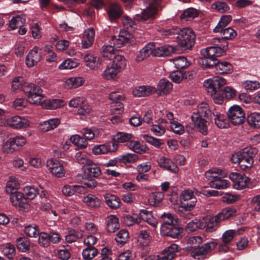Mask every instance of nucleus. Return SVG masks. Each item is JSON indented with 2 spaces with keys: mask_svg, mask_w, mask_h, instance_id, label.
Returning a JSON list of instances; mask_svg holds the SVG:
<instances>
[{
  "mask_svg": "<svg viewBox=\"0 0 260 260\" xmlns=\"http://www.w3.org/2000/svg\"><path fill=\"white\" fill-rule=\"evenodd\" d=\"M117 159L119 162L121 163H134L139 160V156L135 154L128 153L120 155L117 157Z\"/></svg>",
  "mask_w": 260,
  "mask_h": 260,
  "instance_id": "obj_44",
  "label": "nucleus"
},
{
  "mask_svg": "<svg viewBox=\"0 0 260 260\" xmlns=\"http://www.w3.org/2000/svg\"><path fill=\"white\" fill-rule=\"evenodd\" d=\"M95 32L93 28H88L84 31L81 41L83 48H88L92 46L94 41Z\"/></svg>",
  "mask_w": 260,
  "mask_h": 260,
  "instance_id": "obj_20",
  "label": "nucleus"
},
{
  "mask_svg": "<svg viewBox=\"0 0 260 260\" xmlns=\"http://www.w3.org/2000/svg\"><path fill=\"white\" fill-rule=\"evenodd\" d=\"M41 50L38 47H35L26 56V64L31 68L36 65L41 59Z\"/></svg>",
  "mask_w": 260,
  "mask_h": 260,
  "instance_id": "obj_16",
  "label": "nucleus"
},
{
  "mask_svg": "<svg viewBox=\"0 0 260 260\" xmlns=\"http://www.w3.org/2000/svg\"><path fill=\"white\" fill-rule=\"evenodd\" d=\"M230 178L233 181L234 188L238 190L246 188L250 182V179L246 175L236 172L231 173Z\"/></svg>",
  "mask_w": 260,
  "mask_h": 260,
  "instance_id": "obj_9",
  "label": "nucleus"
},
{
  "mask_svg": "<svg viewBox=\"0 0 260 260\" xmlns=\"http://www.w3.org/2000/svg\"><path fill=\"white\" fill-rule=\"evenodd\" d=\"M212 46L202 49L201 53L203 57L200 63L204 68H210L216 64V57L224 55L228 49V43L222 38H213L210 40Z\"/></svg>",
  "mask_w": 260,
  "mask_h": 260,
  "instance_id": "obj_1",
  "label": "nucleus"
},
{
  "mask_svg": "<svg viewBox=\"0 0 260 260\" xmlns=\"http://www.w3.org/2000/svg\"><path fill=\"white\" fill-rule=\"evenodd\" d=\"M1 250L4 255L9 259H12L15 254V248L14 246L8 243L1 246Z\"/></svg>",
  "mask_w": 260,
  "mask_h": 260,
  "instance_id": "obj_38",
  "label": "nucleus"
},
{
  "mask_svg": "<svg viewBox=\"0 0 260 260\" xmlns=\"http://www.w3.org/2000/svg\"><path fill=\"white\" fill-rule=\"evenodd\" d=\"M183 229L175 224L161 226L160 233L162 235L179 239L182 237Z\"/></svg>",
  "mask_w": 260,
  "mask_h": 260,
  "instance_id": "obj_13",
  "label": "nucleus"
},
{
  "mask_svg": "<svg viewBox=\"0 0 260 260\" xmlns=\"http://www.w3.org/2000/svg\"><path fill=\"white\" fill-rule=\"evenodd\" d=\"M236 210L235 208L227 207L223 209L217 214V216L221 221L234 216L236 214Z\"/></svg>",
  "mask_w": 260,
  "mask_h": 260,
  "instance_id": "obj_41",
  "label": "nucleus"
},
{
  "mask_svg": "<svg viewBox=\"0 0 260 260\" xmlns=\"http://www.w3.org/2000/svg\"><path fill=\"white\" fill-rule=\"evenodd\" d=\"M113 57V59L111 64L113 67L119 71L125 67L126 64V60L123 56L115 54Z\"/></svg>",
  "mask_w": 260,
  "mask_h": 260,
  "instance_id": "obj_40",
  "label": "nucleus"
},
{
  "mask_svg": "<svg viewBox=\"0 0 260 260\" xmlns=\"http://www.w3.org/2000/svg\"><path fill=\"white\" fill-rule=\"evenodd\" d=\"M216 61L217 62L216 64H214L213 67H215L217 73L224 74L229 73L232 71L233 67L231 64L226 61L220 62L217 59H216Z\"/></svg>",
  "mask_w": 260,
  "mask_h": 260,
  "instance_id": "obj_27",
  "label": "nucleus"
},
{
  "mask_svg": "<svg viewBox=\"0 0 260 260\" xmlns=\"http://www.w3.org/2000/svg\"><path fill=\"white\" fill-rule=\"evenodd\" d=\"M10 199L14 206H23L26 203V197L23 193L17 191L10 194Z\"/></svg>",
  "mask_w": 260,
  "mask_h": 260,
  "instance_id": "obj_26",
  "label": "nucleus"
},
{
  "mask_svg": "<svg viewBox=\"0 0 260 260\" xmlns=\"http://www.w3.org/2000/svg\"><path fill=\"white\" fill-rule=\"evenodd\" d=\"M104 197L106 204L110 208L117 209L120 207V200L116 196L110 193H106Z\"/></svg>",
  "mask_w": 260,
  "mask_h": 260,
  "instance_id": "obj_24",
  "label": "nucleus"
},
{
  "mask_svg": "<svg viewBox=\"0 0 260 260\" xmlns=\"http://www.w3.org/2000/svg\"><path fill=\"white\" fill-rule=\"evenodd\" d=\"M118 144L113 142H107L103 144L97 145L94 146L92 151L94 154L99 155L102 154H106L109 152L116 151L118 149Z\"/></svg>",
  "mask_w": 260,
  "mask_h": 260,
  "instance_id": "obj_12",
  "label": "nucleus"
},
{
  "mask_svg": "<svg viewBox=\"0 0 260 260\" xmlns=\"http://www.w3.org/2000/svg\"><path fill=\"white\" fill-rule=\"evenodd\" d=\"M257 153V149L253 147H246L243 149L242 158L240 162V167L243 170L250 168L253 163V157Z\"/></svg>",
  "mask_w": 260,
  "mask_h": 260,
  "instance_id": "obj_4",
  "label": "nucleus"
},
{
  "mask_svg": "<svg viewBox=\"0 0 260 260\" xmlns=\"http://www.w3.org/2000/svg\"><path fill=\"white\" fill-rule=\"evenodd\" d=\"M228 118L234 125L243 123L245 119V114L242 109L238 105L230 107L228 111Z\"/></svg>",
  "mask_w": 260,
  "mask_h": 260,
  "instance_id": "obj_6",
  "label": "nucleus"
},
{
  "mask_svg": "<svg viewBox=\"0 0 260 260\" xmlns=\"http://www.w3.org/2000/svg\"><path fill=\"white\" fill-rule=\"evenodd\" d=\"M59 118H55L48 119L41 122L40 124L42 131L46 132L55 128L60 123Z\"/></svg>",
  "mask_w": 260,
  "mask_h": 260,
  "instance_id": "obj_25",
  "label": "nucleus"
},
{
  "mask_svg": "<svg viewBox=\"0 0 260 260\" xmlns=\"http://www.w3.org/2000/svg\"><path fill=\"white\" fill-rule=\"evenodd\" d=\"M82 202L89 208L98 209L101 207L102 201L95 194H88L83 197Z\"/></svg>",
  "mask_w": 260,
  "mask_h": 260,
  "instance_id": "obj_17",
  "label": "nucleus"
},
{
  "mask_svg": "<svg viewBox=\"0 0 260 260\" xmlns=\"http://www.w3.org/2000/svg\"><path fill=\"white\" fill-rule=\"evenodd\" d=\"M107 230L108 232L114 233L119 228L118 218L114 215H110L106 218Z\"/></svg>",
  "mask_w": 260,
  "mask_h": 260,
  "instance_id": "obj_23",
  "label": "nucleus"
},
{
  "mask_svg": "<svg viewBox=\"0 0 260 260\" xmlns=\"http://www.w3.org/2000/svg\"><path fill=\"white\" fill-rule=\"evenodd\" d=\"M20 184L17 179L14 176L9 177L6 185V191L9 194L17 191L19 188Z\"/></svg>",
  "mask_w": 260,
  "mask_h": 260,
  "instance_id": "obj_31",
  "label": "nucleus"
},
{
  "mask_svg": "<svg viewBox=\"0 0 260 260\" xmlns=\"http://www.w3.org/2000/svg\"><path fill=\"white\" fill-rule=\"evenodd\" d=\"M127 145L130 150L136 153H141L147 150L146 145L141 144L138 141H131L127 143Z\"/></svg>",
  "mask_w": 260,
  "mask_h": 260,
  "instance_id": "obj_37",
  "label": "nucleus"
},
{
  "mask_svg": "<svg viewBox=\"0 0 260 260\" xmlns=\"http://www.w3.org/2000/svg\"><path fill=\"white\" fill-rule=\"evenodd\" d=\"M193 113H199L201 117H208L210 115L211 111L208 105L203 102L198 106L197 112H194Z\"/></svg>",
  "mask_w": 260,
  "mask_h": 260,
  "instance_id": "obj_53",
  "label": "nucleus"
},
{
  "mask_svg": "<svg viewBox=\"0 0 260 260\" xmlns=\"http://www.w3.org/2000/svg\"><path fill=\"white\" fill-rule=\"evenodd\" d=\"M211 8L212 9L221 13L226 12L230 10V6L225 2L219 1L213 3L211 5Z\"/></svg>",
  "mask_w": 260,
  "mask_h": 260,
  "instance_id": "obj_52",
  "label": "nucleus"
},
{
  "mask_svg": "<svg viewBox=\"0 0 260 260\" xmlns=\"http://www.w3.org/2000/svg\"><path fill=\"white\" fill-rule=\"evenodd\" d=\"M84 138L87 141H91L94 138H98L100 135V132L96 128H84L82 131Z\"/></svg>",
  "mask_w": 260,
  "mask_h": 260,
  "instance_id": "obj_54",
  "label": "nucleus"
},
{
  "mask_svg": "<svg viewBox=\"0 0 260 260\" xmlns=\"http://www.w3.org/2000/svg\"><path fill=\"white\" fill-rule=\"evenodd\" d=\"M214 122L217 126L219 128H227L229 127L230 124L229 120L226 118V115L223 114H214Z\"/></svg>",
  "mask_w": 260,
  "mask_h": 260,
  "instance_id": "obj_33",
  "label": "nucleus"
},
{
  "mask_svg": "<svg viewBox=\"0 0 260 260\" xmlns=\"http://www.w3.org/2000/svg\"><path fill=\"white\" fill-rule=\"evenodd\" d=\"M70 140L75 145L81 149L86 148L88 144L87 141L84 138L78 135H75L71 136Z\"/></svg>",
  "mask_w": 260,
  "mask_h": 260,
  "instance_id": "obj_39",
  "label": "nucleus"
},
{
  "mask_svg": "<svg viewBox=\"0 0 260 260\" xmlns=\"http://www.w3.org/2000/svg\"><path fill=\"white\" fill-rule=\"evenodd\" d=\"M46 167L49 171L57 178H62L65 175L66 171L62 164L57 159H48L47 161Z\"/></svg>",
  "mask_w": 260,
  "mask_h": 260,
  "instance_id": "obj_7",
  "label": "nucleus"
},
{
  "mask_svg": "<svg viewBox=\"0 0 260 260\" xmlns=\"http://www.w3.org/2000/svg\"><path fill=\"white\" fill-rule=\"evenodd\" d=\"M128 237L129 234L128 231L123 229L117 233L115 240L118 244L122 246L127 241Z\"/></svg>",
  "mask_w": 260,
  "mask_h": 260,
  "instance_id": "obj_59",
  "label": "nucleus"
},
{
  "mask_svg": "<svg viewBox=\"0 0 260 260\" xmlns=\"http://www.w3.org/2000/svg\"><path fill=\"white\" fill-rule=\"evenodd\" d=\"M164 197V194L162 192H153L149 196L148 202L151 206H157L160 203Z\"/></svg>",
  "mask_w": 260,
  "mask_h": 260,
  "instance_id": "obj_46",
  "label": "nucleus"
},
{
  "mask_svg": "<svg viewBox=\"0 0 260 260\" xmlns=\"http://www.w3.org/2000/svg\"><path fill=\"white\" fill-rule=\"evenodd\" d=\"M249 125L253 128L260 127V113H253L250 114L247 118Z\"/></svg>",
  "mask_w": 260,
  "mask_h": 260,
  "instance_id": "obj_51",
  "label": "nucleus"
},
{
  "mask_svg": "<svg viewBox=\"0 0 260 260\" xmlns=\"http://www.w3.org/2000/svg\"><path fill=\"white\" fill-rule=\"evenodd\" d=\"M65 105L64 101L58 99H41L40 103L36 106H40L42 108L47 110H54L60 108Z\"/></svg>",
  "mask_w": 260,
  "mask_h": 260,
  "instance_id": "obj_14",
  "label": "nucleus"
},
{
  "mask_svg": "<svg viewBox=\"0 0 260 260\" xmlns=\"http://www.w3.org/2000/svg\"><path fill=\"white\" fill-rule=\"evenodd\" d=\"M98 250L94 247H87L83 250L82 256L84 260H91L97 255Z\"/></svg>",
  "mask_w": 260,
  "mask_h": 260,
  "instance_id": "obj_57",
  "label": "nucleus"
},
{
  "mask_svg": "<svg viewBox=\"0 0 260 260\" xmlns=\"http://www.w3.org/2000/svg\"><path fill=\"white\" fill-rule=\"evenodd\" d=\"M196 35L194 31L189 28L179 30L176 37L178 47L182 50L190 49L194 45Z\"/></svg>",
  "mask_w": 260,
  "mask_h": 260,
  "instance_id": "obj_2",
  "label": "nucleus"
},
{
  "mask_svg": "<svg viewBox=\"0 0 260 260\" xmlns=\"http://www.w3.org/2000/svg\"><path fill=\"white\" fill-rule=\"evenodd\" d=\"M118 72L119 71L112 65L108 66L104 71L102 76L105 80H112L116 77Z\"/></svg>",
  "mask_w": 260,
  "mask_h": 260,
  "instance_id": "obj_47",
  "label": "nucleus"
},
{
  "mask_svg": "<svg viewBox=\"0 0 260 260\" xmlns=\"http://www.w3.org/2000/svg\"><path fill=\"white\" fill-rule=\"evenodd\" d=\"M123 219L124 223L127 226H131L140 222V215L136 214H134L132 215H124Z\"/></svg>",
  "mask_w": 260,
  "mask_h": 260,
  "instance_id": "obj_55",
  "label": "nucleus"
},
{
  "mask_svg": "<svg viewBox=\"0 0 260 260\" xmlns=\"http://www.w3.org/2000/svg\"><path fill=\"white\" fill-rule=\"evenodd\" d=\"M207 219L208 220V222H207V226H206L207 232H213L216 230L219 223L221 222L217 215L213 217L207 216Z\"/></svg>",
  "mask_w": 260,
  "mask_h": 260,
  "instance_id": "obj_35",
  "label": "nucleus"
},
{
  "mask_svg": "<svg viewBox=\"0 0 260 260\" xmlns=\"http://www.w3.org/2000/svg\"><path fill=\"white\" fill-rule=\"evenodd\" d=\"M173 62L176 68L178 69H183L188 66V62L185 57L180 56L172 58L170 60Z\"/></svg>",
  "mask_w": 260,
  "mask_h": 260,
  "instance_id": "obj_56",
  "label": "nucleus"
},
{
  "mask_svg": "<svg viewBox=\"0 0 260 260\" xmlns=\"http://www.w3.org/2000/svg\"><path fill=\"white\" fill-rule=\"evenodd\" d=\"M87 166L88 167L87 171L90 177L97 178L101 175V170L100 167L94 164L92 160Z\"/></svg>",
  "mask_w": 260,
  "mask_h": 260,
  "instance_id": "obj_43",
  "label": "nucleus"
},
{
  "mask_svg": "<svg viewBox=\"0 0 260 260\" xmlns=\"http://www.w3.org/2000/svg\"><path fill=\"white\" fill-rule=\"evenodd\" d=\"M5 124L14 129H21L29 127L30 122L25 117L14 116L8 118L6 120Z\"/></svg>",
  "mask_w": 260,
  "mask_h": 260,
  "instance_id": "obj_5",
  "label": "nucleus"
},
{
  "mask_svg": "<svg viewBox=\"0 0 260 260\" xmlns=\"http://www.w3.org/2000/svg\"><path fill=\"white\" fill-rule=\"evenodd\" d=\"M108 19L113 22L119 19L122 14V10L119 4L116 2L109 3L105 8Z\"/></svg>",
  "mask_w": 260,
  "mask_h": 260,
  "instance_id": "obj_10",
  "label": "nucleus"
},
{
  "mask_svg": "<svg viewBox=\"0 0 260 260\" xmlns=\"http://www.w3.org/2000/svg\"><path fill=\"white\" fill-rule=\"evenodd\" d=\"M231 20L232 17L231 15L223 16L221 18L217 25L214 29V31L215 32H219L220 31V29L226 26L231 21Z\"/></svg>",
  "mask_w": 260,
  "mask_h": 260,
  "instance_id": "obj_60",
  "label": "nucleus"
},
{
  "mask_svg": "<svg viewBox=\"0 0 260 260\" xmlns=\"http://www.w3.org/2000/svg\"><path fill=\"white\" fill-rule=\"evenodd\" d=\"M83 237V233L82 231H73L65 237L66 241L68 243H72L76 241L78 239H81Z\"/></svg>",
  "mask_w": 260,
  "mask_h": 260,
  "instance_id": "obj_63",
  "label": "nucleus"
},
{
  "mask_svg": "<svg viewBox=\"0 0 260 260\" xmlns=\"http://www.w3.org/2000/svg\"><path fill=\"white\" fill-rule=\"evenodd\" d=\"M202 241V238L200 236L191 237L188 239L187 248L191 251L190 254L199 249V246Z\"/></svg>",
  "mask_w": 260,
  "mask_h": 260,
  "instance_id": "obj_32",
  "label": "nucleus"
},
{
  "mask_svg": "<svg viewBox=\"0 0 260 260\" xmlns=\"http://www.w3.org/2000/svg\"><path fill=\"white\" fill-rule=\"evenodd\" d=\"M116 49L110 44V45H104L102 46L101 51L104 57L109 59L112 58L115 54Z\"/></svg>",
  "mask_w": 260,
  "mask_h": 260,
  "instance_id": "obj_42",
  "label": "nucleus"
},
{
  "mask_svg": "<svg viewBox=\"0 0 260 260\" xmlns=\"http://www.w3.org/2000/svg\"><path fill=\"white\" fill-rule=\"evenodd\" d=\"M216 240H212L202 245L197 251L192 252L191 255L194 258L198 259L204 258L209 252L213 250L217 246Z\"/></svg>",
  "mask_w": 260,
  "mask_h": 260,
  "instance_id": "obj_11",
  "label": "nucleus"
},
{
  "mask_svg": "<svg viewBox=\"0 0 260 260\" xmlns=\"http://www.w3.org/2000/svg\"><path fill=\"white\" fill-rule=\"evenodd\" d=\"M226 176V173L218 168L211 169L207 171L205 173V178L210 182L217 180L219 177H225Z\"/></svg>",
  "mask_w": 260,
  "mask_h": 260,
  "instance_id": "obj_22",
  "label": "nucleus"
},
{
  "mask_svg": "<svg viewBox=\"0 0 260 260\" xmlns=\"http://www.w3.org/2000/svg\"><path fill=\"white\" fill-rule=\"evenodd\" d=\"M222 34V38L224 40L232 39L237 36L236 31L231 27L224 29L222 28L219 31Z\"/></svg>",
  "mask_w": 260,
  "mask_h": 260,
  "instance_id": "obj_62",
  "label": "nucleus"
},
{
  "mask_svg": "<svg viewBox=\"0 0 260 260\" xmlns=\"http://www.w3.org/2000/svg\"><path fill=\"white\" fill-rule=\"evenodd\" d=\"M157 162L160 167L172 173H176L178 171V168L176 165L168 158L161 157L158 159Z\"/></svg>",
  "mask_w": 260,
  "mask_h": 260,
  "instance_id": "obj_21",
  "label": "nucleus"
},
{
  "mask_svg": "<svg viewBox=\"0 0 260 260\" xmlns=\"http://www.w3.org/2000/svg\"><path fill=\"white\" fill-rule=\"evenodd\" d=\"M140 219L146 221L153 227H156L157 224V219L154 217L151 212L146 210H141L139 213Z\"/></svg>",
  "mask_w": 260,
  "mask_h": 260,
  "instance_id": "obj_28",
  "label": "nucleus"
},
{
  "mask_svg": "<svg viewBox=\"0 0 260 260\" xmlns=\"http://www.w3.org/2000/svg\"><path fill=\"white\" fill-rule=\"evenodd\" d=\"M24 87L23 91L27 93V101L32 105H36L40 103L41 99H44L43 89L39 85L34 82H23Z\"/></svg>",
  "mask_w": 260,
  "mask_h": 260,
  "instance_id": "obj_3",
  "label": "nucleus"
},
{
  "mask_svg": "<svg viewBox=\"0 0 260 260\" xmlns=\"http://www.w3.org/2000/svg\"><path fill=\"white\" fill-rule=\"evenodd\" d=\"M198 16L197 10L188 8L185 10L180 15V18L183 21H190Z\"/></svg>",
  "mask_w": 260,
  "mask_h": 260,
  "instance_id": "obj_48",
  "label": "nucleus"
},
{
  "mask_svg": "<svg viewBox=\"0 0 260 260\" xmlns=\"http://www.w3.org/2000/svg\"><path fill=\"white\" fill-rule=\"evenodd\" d=\"M161 218L163 221L161 226L175 224L177 222L178 219L176 216L170 213H164L161 215Z\"/></svg>",
  "mask_w": 260,
  "mask_h": 260,
  "instance_id": "obj_45",
  "label": "nucleus"
},
{
  "mask_svg": "<svg viewBox=\"0 0 260 260\" xmlns=\"http://www.w3.org/2000/svg\"><path fill=\"white\" fill-rule=\"evenodd\" d=\"M133 137V136L131 134L123 132H118L115 135V139L119 143H128Z\"/></svg>",
  "mask_w": 260,
  "mask_h": 260,
  "instance_id": "obj_61",
  "label": "nucleus"
},
{
  "mask_svg": "<svg viewBox=\"0 0 260 260\" xmlns=\"http://www.w3.org/2000/svg\"><path fill=\"white\" fill-rule=\"evenodd\" d=\"M79 63L76 60L68 59L64 60L58 67L60 70H71L77 67Z\"/></svg>",
  "mask_w": 260,
  "mask_h": 260,
  "instance_id": "obj_58",
  "label": "nucleus"
},
{
  "mask_svg": "<svg viewBox=\"0 0 260 260\" xmlns=\"http://www.w3.org/2000/svg\"><path fill=\"white\" fill-rule=\"evenodd\" d=\"M203 86L208 94L213 96L219 91L222 84L221 82H204Z\"/></svg>",
  "mask_w": 260,
  "mask_h": 260,
  "instance_id": "obj_30",
  "label": "nucleus"
},
{
  "mask_svg": "<svg viewBox=\"0 0 260 260\" xmlns=\"http://www.w3.org/2000/svg\"><path fill=\"white\" fill-rule=\"evenodd\" d=\"M155 91V89L150 86H139L135 87L132 91V94L135 97H144L152 94Z\"/></svg>",
  "mask_w": 260,
  "mask_h": 260,
  "instance_id": "obj_18",
  "label": "nucleus"
},
{
  "mask_svg": "<svg viewBox=\"0 0 260 260\" xmlns=\"http://www.w3.org/2000/svg\"><path fill=\"white\" fill-rule=\"evenodd\" d=\"M159 121V124L152 125L150 128L152 133L158 137L161 136L165 134L167 126V122L165 120L160 119Z\"/></svg>",
  "mask_w": 260,
  "mask_h": 260,
  "instance_id": "obj_29",
  "label": "nucleus"
},
{
  "mask_svg": "<svg viewBox=\"0 0 260 260\" xmlns=\"http://www.w3.org/2000/svg\"><path fill=\"white\" fill-rule=\"evenodd\" d=\"M191 119L194 126L197 128L201 133L204 135L207 134L209 123L205 119L201 117L199 113H192L191 116Z\"/></svg>",
  "mask_w": 260,
  "mask_h": 260,
  "instance_id": "obj_15",
  "label": "nucleus"
},
{
  "mask_svg": "<svg viewBox=\"0 0 260 260\" xmlns=\"http://www.w3.org/2000/svg\"><path fill=\"white\" fill-rule=\"evenodd\" d=\"M2 150L3 153L6 154H11L17 150L12 137L4 143Z\"/></svg>",
  "mask_w": 260,
  "mask_h": 260,
  "instance_id": "obj_50",
  "label": "nucleus"
},
{
  "mask_svg": "<svg viewBox=\"0 0 260 260\" xmlns=\"http://www.w3.org/2000/svg\"><path fill=\"white\" fill-rule=\"evenodd\" d=\"M157 10L153 7H148L144 9L141 14H136L134 19L138 21H146L154 18Z\"/></svg>",
  "mask_w": 260,
  "mask_h": 260,
  "instance_id": "obj_19",
  "label": "nucleus"
},
{
  "mask_svg": "<svg viewBox=\"0 0 260 260\" xmlns=\"http://www.w3.org/2000/svg\"><path fill=\"white\" fill-rule=\"evenodd\" d=\"M23 193L27 199L32 200L39 193V190L34 186H26L23 188Z\"/></svg>",
  "mask_w": 260,
  "mask_h": 260,
  "instance_id": "obj_49",
  "label": "nucleus"
},
{
  "mask_svg": "<svg viewBox=\"0 0 260 260\" xmlns=\"http://www.w3.org/2000/svg\"><path fill=\"white\" fill-rule=\"evenodd\" d=\"M223 178L219 177L217 180L210 182V186L217 189H224L228 188L231 185V183L228 180L224 179Z\"/></svg>",
  "mask_w": 260,
  "mask_h": 260,
  "instance_id": "obj_34",
  "label": "nucleus"
},
{
  "mask_svg": "<svg viewBox=\"0 0 260 260\" xmlns=\"http://www.w3.org/2000/svg\"><path fill=\"white\" fill-rule=\"evenodd\" d=\"M237 231L234 230H229L224 232L221 237L223 243H229L237 234Z\"/></svg>",
  "mask_w": 260,
  "mask_h": 260,
  "instance_id": "obj_64",
  "label": "nucleus"
},
{
  "mask_svg": "<svg viewBox=\"0 0 260 260\" xmlns=\"http://www.w3.org/2000/svg\"><path fill=\"white\" fill-rule=\"evenodd\" d=\"M25 17L23 15H17L13 17L10 21V27L14 30L18 27H21L25 23Z\"/></svg>",
  "mask_w": 260,
  "mask_h": 260,
  "instance_id": "obj_36",
  "label": "nucleus"
},
{
  "mask_svg": "<svg viewBox=\"0 0 260 260\" xmlns=\"http://www.w3.org/2000/svg\"><path fill=\"white\" fill-rule=\"evenodd\" d=\"M131 39H132L131 34L128 32L127 31L122 30L120 31L117 37L112 36L109 42L116 49V48H120L129 43Z\"/></svg>",
  "mask_w": 260,
  "mask_h": 260,
  "instance_id": "obj_8",
  "label": "nucleus"
}]
</instances>
